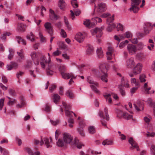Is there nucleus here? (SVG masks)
<instances>
[{
  "label": "nucleus",
  "instance_id": "6ab92c4d",
  "mask_svg": "<svg viewBox=\"0 0 155 155\" xmlns=\"http://www.w3.org/2000/svg\"><path fill=\"white\" fill-rule=\"evenodd\" d=\"M134 58H131L128 59L126 61V65L128 68H132L134 65Z\"/></svg>",
  "mask_w": 155,
  "mask_h": 155
},
{
  "label": "nucleus",
  "instance_id": "b1692460",
  "mask_svg": "<svg viewBox=\"0 0 155 155\" xmlns=\"http://www.w3.org/2000/svg\"><path fill=\"white\" fill-rule=\"evenodd\" d=\"M134 105L135 109L137 111L142 110L143 109V105L142 104H138V105H136L135 104H134Z\"/></svg>",
  "mask_w": 155,
  "mask_h": 155
},
{
  "label": "nucleus",
  "instance_id": "79ce46f5",
  "mask_svg": "<svg viewBox=\"0 0 155 155\" xmlns=\"http://www.w3.org/2000/svg\"><path fill=\"white\" fill-rule=\"evenodd\" d=\"M50 19L52 20H57L58 19V16L55 13L49 14Z\"/></svg>",
  "mask_w": 155,
  "mask_h": 155
},
{
  "label": "nucleus",
  "instance_id": "a878e982",
  "mask_svg": "<svg viewBox=\"0 0 155 155\" xmlns=\"http://www.w3.org/2000/svg\"><path fill=\"white\" fill-rule=\"evenodd\" d=\"M92 21H93V25H95L96 24H97V23H100L102 21V20L101 18L98 17H96L95 18H92Z\"/></svg>",
  "mask_w": 155,
  "mask_h": 155
},
{
  "label": "nucleus",
  "instance_id": "5701e85b",
  "mask_svg": "<svg viewBox=\"0 0 155 155\" xmlns=\"http://www.w3.org/2000/svg\"><path fill=\"white\" fill-rule=\"evenodd\" d=\"M17 30L20 31H24L25 28V25L22 23H18L17 26Z\"/></svg>",
  "mask_w": 155,
  "mask_h": 155
},
{
  "label": "nucleus",
  "instance_id": "338daca9",
  "mask_svg": "<svg viewBox=\"0 0 155 155\" xmlns=\"http://www.w3.org/2000/svg\"><path fill=\"white\" fill-rule=\"evenodd\" d=\"M137 46L138 47V48L137 49H138L139 50H140L142 49L144 47V45L142 43L139 42Z\"/></svg>",
  "mask_w": 155,
  "mask_h": 155
},
{
  "label": "nucleus",
  "instance_id": "f8f14e48",
  "mask_svg": "<svg viewBox=\"0 0 155 155\" xmlns=\"http://www.w3.org/2000/svg\"><path fill=\"white\" fill-rule=\"evenodd\" d=\"M153 26L155 27V23L153 25H152L150 22H146L144 27V32L145 34H147L149 33L150 31Z\"/></svg>",
  "mask_w": 155,
  "mask_h": 155
},
{
  "label": "nucleus",
  "instance_id": "6e6d98bb",
  "mask_svg": "<svg viewBox=\"0 0 155 155\" xmlns=\"http://www.w3.org/2000/svg\"><path fill=\"white\" fill-rule=\"evenodd\" d=\"M138 87H133L130 89V92L131 93V95H132L133 94L135 93L136 91L137 90Z\"/></svg>",
  "mask_w": 155,
  "mask_h": 155
},
{
  "label": "nucleus",
  "instance_id": "6e6552de",
  "mask_svg": "<svg viewBox=\"0 0 155 155\" xmlns=\"http://www.w3.org/2000/svg\"><path fill=\"white\" fill-rule=\"evenodd\" d=\"M42 54L39 53H37L35 52H32L31 54V56L34 63L36 65H38L39 63V56H41Z\"/></svg>",
  "mask_w": 155,
  "mask_h": 155
},
{
  "label": "nucleus",
  "instance_id": "cd10ccee",
  "mask_svg": "<svg viewBox=\"0 0 155 155\" xmlns=\"http://www.w3.org/2000/svg\"><path fill=\"white\" fill-rule=\"evenodd\" d=\"M26 150L30 155H39L40 154V153L38 151L33 153L32 150L28 148H26Z\"/></svg>",
  "mask_w": 155,
  "mask_h": 155
},
{
  "label": "nucleus",
  "instance_id": "4be33fe9",
  "mask_svg": "<svg viewBox=\"0 0 155 155\" xmlns=\"http://www.w3.org/2000/svg\"><path fill=\"white\" fill-rule=\"evenodd\" d=\"M20 101L21 104H18L16 105V107L18 108H21L25 104V99L23 97L21 96L20 97Z\"/></svg>",
  "mask_w": 155,
  "mask_h": 155
},
{
  "label": "nucleus",
  "instance_id": "bb28decb",
  "mask_svg": "<svg viewBox=\"0 0 155 155\" xmlns=\"http://www.w3.org/2000/svg\"><path fill=\"white\" fill-rule=\"evenodd\" d=\"M143 89L144 90V92L146 94H150V92L149 91L151 89V87H150L148 86L147 83H145L143 86Z\"/></svg>",
  "mask_w": 155,
  "mask_h": 155
},
{
  "label": "nucleus",
  "instance_id": "aec40b11",
  "mask_svg": "<svg viewBox=\"0 0 155 155\" xmlns=\"http://www.w3.org/2000/svg\"><path fill=\"white\" fill-rule=\"evenodd\" d=\"M86 54L88 55L91 54L94 52L93 47L90 45H87V47Z\"/></svg>",
  "mask_w": 155,
  "mask_h": 155
},
{
  "label": "nucleus",
  "instance_id": "f3484780",
  "mask_svg": "<svg viewBox=\"0 0 155 155\" xmlns=\"http://www.w3.org/2000/svg\"><path fill=\"white\" fill-rule=\"evenodd\" d=\"M128 141L129 143L131 144L132 147L133 148H137V151L140 150L138 148L137 144L134 140L132 137H130L129 138Z\"/></svg>",
  "mask_w": 155,
  "mask_h": 155
},
{
  "label": "nucleus",
  "instance_id": "f257e3e1",
  "mask_svg": "<svg viewBox=\"0 0 155 155\" xmlns=\"http://www.w3.org/2000/svg\"><path fill=\"white\" fill-rule=\"evenodd\" d=\"M48 55L49 56L48 60H47L46 58L43 55H41V61L40 64L41 67L45 69L46 65V71L47 75H51L53 74L54 71L56 69V65L53 64L51 61V58L50 57V54L48 53Z\"/></svg>",
  "mask_w": 155,
  "mask_h": 155
},
{
  "label": "nucleus",
  "instance_id": "a18cd8bd",
  "mask_svg": "<svg viewBox=\"0 0 155 155\" xmlns=\"http://www.w3.org/2000/svg\"><path fill=\"white\" fill-rule=\"evenodd\" d=\"M34 35L32 32H30V35H28L27 36V38L28 39L30 40L31 41H34L35 39L33 37Z\"/></svg>",
  "mask_w": 155,
  "mask_h": 155
},
{
  "label": "nucleus",
  "instance_id": "20e7f679",
  "mask_svg": "<svg viewBox=\"0 0 155 155\" xmlns=\"http://www.w3.org/2000/svg\"><path fill=\"white\" fill-rule=\"evenodd\" d=\"M87 81L90 84V87L93 91L97 95L101 94V91L97 88L99 86L98 84L96 81H94L91 77L88 76L87 78Z\"/></svg>",
  "mask_w": 155,
  "mask_h": 155
},
{
  "label": "nucleus",
  "instance_id": "a19ab883",
  "mask_svg": "<svg viewBox=\"0 0 155 155\" xmlns=\"http://www.w3.org/2000/svg\"><path fill=\"white\" fill-rule=\"evenodd\" d=\"M66 69V67L64 65H60L58 68V70L59 71L61 72V74L62 72H64Z\"/></svg>",
  "mask_w": 155,
  "mask_h": 155
},
{
  "label": "nucleus",
  "instance_id": "f03ea898",
  "mask_svg": "<svg viewBox=\"0 0 155 155\" xmlns=\"http://www.w3.org/2000/svg\"><path fill=\"white\" fill-rule=\"evenodd\" d=\"M63 140L65 143L71 144V145H76L78 148L80 149L84 144L79 141L76 136H64Z\"/></svg>",
  "mask_w": 155,
  "mask_h": 155
},
{
  "label": "nucleus",
  "instance_id": "393cba45",
  "mask_svg": "<svg viewBox=\"0 0 155 155\" xmlns=\"http://www.w3.org/2000/svg\"><path fill=\"white\" fill-rule=\"evenodd\" d=\"M96 52L97 56L99 58H101L103 56L104 54L101 48H97Z\"/></svg>",
  "mask_w": 155,
  "mask_h": 155
},
{
  "label": "nucleus",
  "instance_id": "c756f323",
  "mask_svg": "<svg viewBox=\"0 0 155 155\" xmlns=\"http://www.w3.org/2000/svg\"><path fill=\"white\" fill-rule=\"evenodd\" d=\"M16 38L18 43H21L22 44L24 45H26V41L23 39L21 37L19 36H17L16 37Z\"/></svg>",
  "mask_w": 155,
  "mask_h": 155
},
{
  "label": "nucleus",
  "instance_id": "680f3d73",
  "mask_svg": "<svg viewBox=\"0 0 155 155\" xmlns=\"http://www.w3.org/2000/svg\"><path fill=\"white\" fill-rule=\"evenodd\" d=\"M121 84L122 85L128 88L129 87V84L127 82H126L125 83H124L123 78H122L121 80Z\"/></svg>",
  "mask_w": 155,
  "mask_h": 155
},
{
  "label": "nucleus",
  "instance_id": "603ef678",
  "mask_svg": "<svg viewBox=\"0 0 155 155\" xmlns=\"http://www.w3.org/2000/svg\"><path fill=\"white\" fill-rule=\"evenodd\" d=\"M146 77L145 74H142L140 75V80L141 82H144L146 81L145 78Z\"/></svg>",
  "mask_w": 155,
  "mask_h": 155
},
{
  "label": "nucleus",
  "instance_id": "09e8293b",
  "mask_svg": "<svg viewBox=\"0 0 155 155\" xmlns=\"http://www.w3.org/2000/svg\"><path fill=\"white\" fill-rule=\"evenodd\" d=\"M71 4L74 8L78 7V4L77 3V0H73L71 1Z\"/></svg>",
  "mask_w": 155,
  "mask_h": 155
},
{
  "label": "nucleus",
  "instance_id": "ea45409f",
  "mask_svg": "<svg viewBox=\"0 0 155 155\" xmlns=\"http://www.w3.org/2000/svg\"><path fill=\"white\" fill-rule=\"evenodd\" d=\"M9 54L8 56V58L9 59L11 60L13 58L14 55V51L12 49L9 48Z\"/></svg>",
  "mask_w": 155,
  "mask_h": 155
},
{
  "label": "nucleus",
  "instance_id": "e2e57ef3",
  "mask_svg": "<svg viewBox=\"0 0 155 155\" xmlns=\"http://www.w3.org/2000/svg\"><path fill=\"white\" fill-rule=\"evenodd\" d=\"M50 122L52 125L56 126L59 123V121L58 120H57L55 121L51 120Z\"/></svg>",
  "mask_w": 155,
  "mask_h": 155
},
{
  "label": "nucleus",
  "instance_id": "7ed1b4c3",
  "mask_svg": "<svg viewBox=\"0 0 155 155\" xmlns=\"http://www.w3.org/2000/svg\"><path fill=\"white\" fill-rule=\"evenodd\" d=\"M34 143L35 144H40L41 146L44 145L47 148L51 147L52 146V140L51 137H49V139L46 137H43L41 136L40 140L35 139Z\"/></svg>",
  "mask_w": 155,
  "mask_h": 155
},
{
  "label": "nucleus",
  "instance_id": "0eeeda50",
  "mask_svg": "<svg viewBox=\"0 0 155 155\" xmlns=\"http://www.w3.org/2000/svg\"><path fill=\"white\" fill-rule=\"evenodd\" d=\"M131 6L130 9V11H133L134 13L137 12L139 8L137 6L141 1V0H131Z\"/></svg>",
  "mask_w": 155,
  "mask_h": 155
},
{
  "label": "nucleus",
  "instance_id": "39448f33",
  "mask_svg": "<svg viewBox=\"0 0 155 155\" xmlns=\"http://www.w3.org/2000/svg\"><path fill=\"white\" fill-rule=\"evenodd\" d=\"M108 66L107 64L102 63L100 64L99 67L101 72L104 74L101 76V79L103 81L106 82H107V75L106 73L107 71Z\"/></svg>",
  "mask_w": 155,
  "mask_h": 155
},
{
  "label": "nucleus",
  "instance_id": "864d4df0",
  "mask_svg": "<svg viewBox=\"0 0 155 155\" xmlns=\"http://www.w3.org/2000/svg\"><path fill=\"white\" fill-rule=\"evenodd\" d=\"M150 152L151 155H155V146L152 145L150 148Z\"/></svg>",
  "mask_w": 155,
  "mask_h": 155
},
{
  "label": "nucleus",
  "instance_id": "2eb2a0df",
  "mask_svg": "<svg viewBox=\"0 0 155 155\" xmlns=\"http://www.w3.org/2000/svg\"><path fill=\"white\" fill-rule=\"evenodd\" d=\"M61 74L62 78L65 79H68L71 78L76 79L77 77V76H74V74L72 73H69L62 72Z\"/></svg>",
  "mask_w": 155,
  "mask_h": 155
},
{
  "label": "nucleus",
  "instance_id": "13d9d810",
  "mask_svg": "<svg viewBox=\"0 0 155 155\" xmlns=\"http://www.w3.org/2000/svg\"><path fill=\"white\" fill-rule=\"evenodd\" d=\"M60 34L61 36L63 38H65L67 37V34L66 32L64 30L62 29H61Z\"/></svg>",
  "mask_w": 155,
  "mask_h": 155
},
{
  "label": "nucleus",
  "instance_id": "58836bf2",
  "mask_svg": "<svg viewBox=\"0 0 155 155\" xmlns=\"http://www.w3.org/2000/svg\"><path fill=\"white\" fill-rule=\"evenodd\" d=\"M64 142L61 139L59 138L57 142V146L59 147H62L64 145Z\"/></svg>",
  "mask_w": 155,
  "mask_h": 155
},
{
  "label": "nucleus",
  "instance_id": "3c124183",
  "mask_svg": "<svg viewBox=\"0 0 155 155\" xmlns=\"http://www.w3.org/2000/svg\"><path fill=\"white\" fill-rule=\"evenodd\" d=\"M64 20L67 28L69 30H70L71 29V27L69 25V23L67 18L65 16L64 17Z\"/></svg>",
  "mask_w": 155,
  "mask_h": 155
},
{
  "label": "nucleus",
  "instance_id": "c03bdc74",
  "mask_svg": "<svg viewBox=\"0 0 155 155\" xmlns=\"http://www.w3.org/2000/svg\"><path fill=\"white\" fill-rule=\"evenodd\" d=\"M114 15H113L111 17L108 18H107V23L109 24L110 23L113 22L114 20Z\"/></svg>",
  "mask_w": 155,
  "mask_h": 155
},
{
  "label": "nucleus",
  "instance_id": "2f4dec72",
  "mask_svg": "<svg viewBox=\"0 0 155 155\" xmlns=\"http://www.w3.org/2000/svg\"><path fill=\"white\" fill-rule=\"evenodd\" d=\"M66 94L67 97L71 99H72L74 97L73 93L70 90H68L66 92Z\"/></svg>",
  "mask_w": 155,
  "mask_h": 155
},
{
  "label": "nucleus",
  "instance_id": "5fc2aeb1",
  "mask_svg": "<svg viewBox=\"0 0 155 155\" xmlns=\"http://www.w3.org/2000/svg\"><path fill=\"white\" fill-rule=\"evenodd\" d=\"M61 54V51H59L58 49H57L56 51L53 53L52 55L54 56H57Z\"/></svg>",
  "mask_w": 155,
  "mask_h": 155
},
{
  "label": "nucleus",
  "instance_id": "9b49d317",
  "mask_svg": "<svg viewBox=\"0 0 155 155\" xmlns=\"http://www.w3.org/2000/svg\"><path fill=\"white\" fill-rule=\"evenodd\" d=\"M45 31L51 35L53 34V29L51 24L49 22H46L44 24Z\"/></svg>",
  "mask_w": 155,
  "mask_h": 155
},
{
  "label": "nucleus",
  "instance_id": "a211bd4d",
  "mask_svg": "<svg viewBox=\"0 0 155 155\" xmlns=\"http://www.w3.org/2000/svg\"><path fill=\"white\" fill-rule=\"evenodd\" d=\"M84 36L81 33H78L75 36V38L78 42L81 43L84 40Z\"/></svg>",
  "mask_w": 155,
  "mask_h": 155
},
{
  "label": "nucleus",
  "instance_id": "1a4fd4ad",
  "mask_svg": "<svg viewBox=\"0 0 155 155\" xmlns=\"http://www.w3.org/2000/svg\"><path fill=\"white\" fill-rule=\"evenodd\" d=\"M127 49L129 54L130 55L135 54L137 51V48L136 46L132 44H128L127 47Z\"/></svg>",
  "mask_w": 155,
  "mask_h": 155
},
{
  "label": "nucleus",
  "instance_id": "4468645a",
  "mask_svg": "<svg viewBox=\"0 0 155 155\" xmlns=\"http://www.w3.org/2000/svg\"><path fill=\"white\" fill-rule=\"evenodd\" d=\"M102 30L101 28H96L94 29L91 30V32L92 35H94L97 34L96 37L97 38L100 37L102 35Z\"/></svg>",
  "mask_w": 155,
  "mask_h": 155
},
{
  "label": "nucleus",
  "instance_id": "412c9836",
  "mask_svg": "<svg viewBox=\"0 0 155 155\" xmlns=\"http://www.w3.org/2000/svg\"><path fill=\"white\" fill-rule=\"evenodd\" d=\"M18 54V60L19 61H21L24 59V56L23 54V51L22 49L20 50L19 52H17Z\"/></svg>",
  "mask_w": 155,
  "mask_h": 155
},
{
  "label": "nucleus",
  "instance_id": "c9c22d12",
  "mask_svg": "<svg viewBox=\"0 0 155 155\" xmlns=\"http://www.w3.org/2000/svg\"><path fill=\"white\" fill-rule=\"evenodd\" d=\"M124 38V37L122 35H120L118 36L117 35L114 36V39L117 40L118 42V44L121 40H123Z\"/></svg>",
  "mask_w": 155,
  "mask_h": 155
},
{
  "label": "nucleus",
  "instance_id": "dca6fc26",
  "mask_svg": "<svg viewBox=\"0 0 155 155\" xmlns=\"http://www.w3.org/2000/svg\"><path fill=\"white\" fill-rule=\"evenodd\" d=\"M142 65L140 63H138L134 67V73L135 75L140 73L141 71Z\"/></svg>",
  "mask_w": 155,
  "mask_h": 155
},
{
  "label": "nucleus",
  "instance_id": "7c9ffc66",
  "mask_svg": "<svg viewBox=\"0 0 155 155\" xmlns=\"http://www.w3.org/2000/svg\"><path fill=\"white\" fill-rule=\"evenodd\" d=\"M83 24L87 27H91L94 26L92 23H91L90 20L88 19L85 20L84 21Z\"/></svg>",
  "mask_w": 155,
  "mask_h": 155
},
{
  "label": "nucleus",
  "instance_id": "49530a36",
  "mask_svg": "<svg viewBox=\"0 0 155 155\" xmlns=\"http://www.w3.org/2000/svg\"><path fill=\"white\" fill-rule=\"evenodd\" d=\"M59 46L62 49H65L67 48L66 46L65 45L64 41H60L59 42Z\"/></svg>",
  "mask_w": 155,
  "mask_h": 155
},
{
  "label": "nucleus",
  "instance_id": "774afa93",
  "mask_svg": "<svg viewBox=\"0 0 155 155\" xmlns=\"http://www.w3.org/2000/svg\"><path fill=\"white\" fill-rule=\"evenodd\" d=\"M125 37L127 38H130L132 37V35L130 32L127 31L125 34Z\"/></svg>",
  "mask_w": 155,
  "mask_h": 155
},
{
  "label": "nucleus",
  "instance_id": "72a5a7b5",
  "mask_svg": "<svg viewBox=\"0 0 155 155\" xmlns=\"http://www.w3.org/2000/svg\"><path fill=\"white\" fill-rule=\"evenodd\" d=\"M65 3L64 0H60L58 3V5L61 9H63L65 6Z\"/></svg>",
  "mask_w": 155,
  "mask_h": 155
},
{
  "label": "nucleus",
  "instance_id": "f704fd0d",
  "mask_svg": "<svg viewBox=\"0 0 155 155\" xmlns=\"http://www.w3.org/2000/svg\"><path fill=\"white\" fill-rule=\"evenodd\" d=\"M88 130L89 133L91 134L95 132V127L93 126H89L88 128Z\"/></svg>",
  "mask_w": 155,
  "mask_h": 155
},
{
  "label": "nucleus",
  "instance_id": "de8ad7c7",
  "mask_svg": "<svg viewBox=\"0 0 155 155\" xmlns=\"http://www.w3.org/2000/svg\"><path fill=\"white\" fill-rule=\"evenodd\" d=\"M119 91L120 93L123 96H124L125 95L126 93L124 88L122 87L119 86Z\"/></svg>",
  "mask_w": 155,
  "mask_h": 155
},
{
  "label": "nucleus",
  "instance_id": "9d476101",
  "mask_svg": "<svg viewBox=\"0 0 155 155\" xmlns=\"http://www.w3.org/2000/svg\"><path fill=\"white\" fill-rule=\"evenodd\" d=\"M63 106L65 109V114L66 116L68 117H71L72 116V114L73 112L70 111L69 110L70 109L71 106L70 104H67L65 102H62Z\"/></svg>",
  "mask_w": 155,
  "mask_h": 155
},
{
  "label": "nucleus",
  "instance_id": "ddd939ff",
  "mask_svg": "<svg viewBox=\"0 0 155 155\" xmlns=\"http://www.w3.org/2000/svg\"><path fill=\"white\" fill-rule=\"evenodd\" d=\"M107 8L106 4L104 3L101 2L98 4L97 11L98 12L101 13L106 11Z\"/></svg>",
  "mask_w": 155,
  "mask_h": 155
},
{
  "label": "nucleus",
  "instance_id": "473e14b6",
  "mask_svg": "<svg viewBox=\"0 0 155 155\" xmlns=\"http://www.w3.org/2000/svg\"><path fill=\"white\" fill-rule=\"evenodd\" d=\"M131 82L133 86L135 87H138L139 85V83L137 81L135 78H131Z\"/></svg>",
  "mask_w": 155,
  "mask_h": 155
},
{
  "label": "nucleus",
  "instance_id": "e433bc0d",
  "mask_svg": "<svg viewBox=\"0 0 155 155\" xmlns=\"http://www.w3.org/2000/svg\"><path fill=\"white\" fill-rule=\"evenodd\" d=\"M60 99V96L57 94H54L53 95V100L54 102L57 104Z\"/></svg>",
  "mask_w": 155,
  "mask_h": 155
},
{
  "label": "nucleus",
  "instance_id": "8fccbe9b",
  "mask_svg": "<svg viewBox=\"0 0 155 155\" xmlns=\"http://www.w3.org/2000/svg\"><path fill=\"white\" fill-rule=\"evenodd\" d=\"M117 116L119 117H123L124 113H123V112L120 110H117Z\"/></svg>",
  "mask_w": 155,
  "mask_h": 155
},
{
  "label": "nucleus",
  "instance_id": "bf43d9fd",
  "mask_svg": "<svg viewBox=\"0 0 155 155\" xmlns=\"http://www.w3.org/2000/svg\"><path fill=\"white\" fill-rule=\"evenodd\" d=\"M68 123H69V126L70 127H73V124L74 123V120L73 119L70 118L68 120Z\"/></svg>",
  "mask_w": 155,
  "mask_h": 155
},
{
  "label": "nucleus",
  "instance_id": "4c0bfd02",
  "mask_svg": "<svg viewBox=\"0 0 155 155\" xmlns=\"http://www.w3.org/2000/svg\"><path fill=\"white\" fill-rule=\"evenodd\" d=\"M123 117L127 120H129L132 118V116L127 113H124Z\"/></svg>",
  "mask_w": 155,
  "mask_h": 155
},
{
  "label": "nucleus",
  "instance_id": "4d7b16f0",
  "mask_svg": "<svg viewBox=\"0 0 155 155\" xmlns=\"http://www.w3.org/2000/svg\"><path fill=\"white\" fill-rule=\"evenodd\" d=\"M77 130L80 135L83 136L84 135V130L82 128L80 127L78 128Z\"/></svg>",
  "mask_w": 155,
  "mask_h": 155
},
{
  "label": "nucleus",
  "instance_id": "423d86ee",
  "mask_svg": "<svg viewBox=\"0 0 155 155\" xmlns=\"http://www.w3.org/2000/svg\"><path fill=\"white\" fill-rule=\"evenodd\" d=\"M104 112L105 114V116L102 111H100L98 113L99 116L102 118L101 120V124L102 125L104 126H106V123L104 119H105L107 121L109 120V117L108 114V109L107 107H105L104 108Z\"/></svg>",
  "mask_w": 155,
  "mask_h": 155
},
{
  "label": "nucleus",
  "instance_id": "37998d69",
  "mask_svg": "<svg viewBox=\"0 0 155 155\" xmlns=\"http://www.w3.org/2000/svg\"><path fill=\"white\" fill-rule=\"evenodd\" d=\"M116 26L114 24H109L108 28H107V30L109 31H110L114 28Z\"/></svg>",
  "mask_w": 155,
  "mask_h": 155
},
{
  "label": "nucleus",
  "instance_id": "052dcab7",
  "mask_svg": "<svg viewBox=\"0 0 155 155\" xmlns=\"http://www.w3.org/2000/svg\"><path fill=\"white\" fill-rule=\"evenodd\" d=\"M114 52V50L113 48L111 46H109L108 48V51L106 53L107 54H113Z\"/></svg>",
  "mask_w": 155,
  "mask_h": 155
},
{
  "label": "nucleus",
  "instance_id": "c85d7f7f",
  "mask_svg": "<svg viewBox=\"0 0 155 155\" xmlns=\"http://www.w3.org/2000/svg\"><path fill=\"white\" fill-rule=\"evenodd\" d=\"M113 143V141L111 139L108 140L107 139L105 140H104L102 142V144L104 146L106 145H111Z\"/></svg>",
  "mask_w": 155,
  "mask_h": 155
},
{
  "label": "nucleus",
  "instance_id": "69168bd1",
  "mask_svg": "<svg viewBox=\"0 0 155 155\" xmlns=\"http://www.w3.org/2000/svg\"><path fill=\"white\" fill-rule=\"evenodd\" d=\"M117 31H122L123 30V26L120 24H118L117 27Z\"/></svg>",
  "mask_w": 155,
  "mask_h": 155
},
{
  "label": "nucleus",
  "instance_id": "0e129e2a",
  "mask_svg": "<svg viewBox=\"0 0 155 155\" xmlns=\"http://www.w3.org/2000/svg\"><path fill=\"white\" fill-rule=\"evenodd\" d=\"M39 35L41 41L43 42L45 41V38L43 36V35L41 33L39 32Z\"/></svg>",
  "mask_w": 155,
  "mask_h": 155
}]
</instances>
